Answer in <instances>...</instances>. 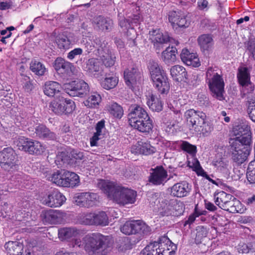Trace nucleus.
I'll use <instances>...</instances> for the list:
<instances>
[{"instance_id":"obj_42","label":"nucleus","mask_w":255,"mask_h":255,"mask_svg":"<svg viewBox=\"0 0 255 255\" xmlns=\"http://www.w3.org/2000/svg\"><path fill=\"white\" fill-rule=\"evenodd\" d=\"M169 205L171 206L172 216H180L184 212V206L182 202L175 199L170 200Z\"/></svg>"},{"instance_id":"obj_3","label":"nucleus","mask_w":255,"mask_h":255,"mask_svg":"<svg viewBox=\"0 0 255 255\" xmlns=\"http://www.w3.org/2000/svg\"><path fill=\"white\" fill-rule=\"evenodd\" d=\"M187 124L198 133L208 135L213 130V127L205 121L206 116L201 111L190 109L185 113Z\"/></svg>"},{"instance_id":"obj_40","label":"nucleus","mask_w":255,"mask_h":255,"mask_svg":"<svg viewBox=\"0 0 255 255\" xmlns=\"http://www.w3.org/2000/svg\"><path fill=\"white\" fill-rule=\"evenodd\" d=\"M64 187H73L76 186L79 181V178L77 174L74 172L69 171H64Z\"/></svg>"},{"instance_id":"obj_2","label":"nucleus","mask_w":255,"mask_h":255,"mask_svg":"<svg viewBox=\"0 0 255 255\" xmlns=\"http://www.w3.org/2000/svg\"><path fill=\"white\" fill-rule=\"evenodd\" d=\"M84 242L85 251L89 255H107L112 246L110 237L98 233L85 236Z\"/></svg>"},{"instance_id":"obj_13","label":"nucleus","mask_w":255,"mask_h":255,"mask_svg":"<svg viewBox=\"0 0 255 255\" xmlns=\"http://www.w3.org/2000/svg\"><path fill=\"white\" fill-rule=\"evenodd\" d=\"M42 203L50 207L61 206L66 201L65 196L57 190H54L42 198Z\"/></svg>"},{"instance_id":"obj_4","label":"nucleus","mask_w":255,"mask_h":255,"mask_svg":"<svg viewBox=\"0 0 255 255\" xmlns=\"http://www.w3.org/2000/svg\"><path fill=\"white\" fill-rule=\"evenodd\" d=\"M217 67H211L206 72V78L210 90L219 100H224V82L222 76L217 72Z\"/></svg>"},{"instance_id":"obj_18","label":"nucleus","mask_w":255,"mask_h":255,"mask_svg":"<svg viewBox=\"0 0 255 255\" xmlns=\"http://www.w3.org/2000/svg\"><path fill=\"white\" fill-rule=\"evenodd\" d=\"M149 39L153 43L154 47L160 49L163 44L169 41V37L166 34H163L159 29H154L149 33Z\"/></svg>"},{"instance_id":"obj_31","label":"nucleus","mask_w":255,"mask_h":255,"mask_svg":"<svg viewBox=\"0 0 255 255\" xmlns=\"http://www.w3.org/2000/svg\"><path fill=\"white\" fill-rule=\"evenodd\" d=\"M133 128L143 133H149L153 128L152 121L149 116L144 120L138 122L132 126Z\"/></svg>"},{"instance_id":"obj_57","label":"nucleus","mask_w":255,"mask_h":255,"mask_svg":"<svg viewBox=\"0 0 255 255\" xmlns=\"http://www.w3.org/2000/svg\"><path fill=\"white\" fill-rule=\"evenodd\" d=\"M249 57L255 60V39L249 40L246 44Z\"/></svg>"},{"instance_id":"obj_7","label":"nucleus","mask_w":255,"mask_h":255,"mask_svg":"<svg viewBox=\"0 0 255 255\" xmlns=\"http://www.w3.org/2000/svg\"><path fill=\"white\" fill-rule=\"evenodd\" d=\"M237 77L240 84L242 87V91L243 94L247 96V104H249V97L253 96L255 99V94L254 93V85L250 81V76L248 68H239Z\"/></svg>"},{"instance_id":"obj_54","label":"nucleus","mask_w":255,"mask_h":255,"mask_svg":"<svg viewBox=\"0 0 255 255\" xmlns=\"http://www.w3.org/2000/svg\"><path fill=\"white\" fill-rule=\"evenodd\" d=\"M247 178L251 183H255V161H251L247 171Z\"/></svg>"},{"instance_id":"obj_17","label":"nucleus","mask_w":255,"mask_h":255,"mask_svg":"<svg viewBox=\"0 0 255 255\" xmlns=\"http://www.w3.org/2000/svg\"><path fill=\"white\" fill-rule=\"evenodd\" d=\"M98 198V196L96 193L83 192L78 195L76 202L79 206L89 208L96 204Z\"/></svg>"},{"instance_id":"obj_32","label":"nucleus","mask_w":255,"mask_h":255,"mask_svg":"<svg viewBox=\"0 0 255 255\" xmlns=\"http://www.w3.org/2000/svg\"><path fill=\"white\" fill-rule=\"evenodd\" d=\"M79 233V230L75 228H62L58 230V237L61 241H65L76 237Z\"/></svg>"},{"instance_id":"obj_36","label":"nucleus","mask_w":255,"mask_h":255,"mask_svg":"<svg viewBox=\"0 0 255 255\" xmlns=\"http://www.w3.org/2000/svg\"><path fill=\"white\" fill-rule=\"evenodd\" d=\"M4 248L9 255H21L23 246L20 242L10 241L5 244Z\"/></svg>"},{"instance_id":"obj_8","label":"nucleus","mask_w":255,"mask_h":255,"mask_svg":"<svg viewBox=\"0 0 255 255\" xmlns=\"http://www.w3.org/2000/svg\"><path fill=\"white\" fill-rule=\"evenodd\" d=\"M17 146L19 150L29 154H40L44 151V146L38 141L21 137L19 138Z\"/></svg>"},{"instance_id":"obj_21","label":"nucleus","mask_w":255,"mask_h":255,"mask_svg":"<svg viewBox=\"0 0 255 255\" xmlns=\"http://www.w3.org/2000/svg\"><path fill=\"white\" fill-rule=\"evenodd\" d=\"M155 151L156 148L148 142H138L131 148V152L135 154H141L147 155L154 153Z\"/></svg>"},{"instance_id":"obj_28","label":"nucleus","mask_w":255,"mask_h":255,"mask_svg":"<svg viewBox=\"0 0 255 255\" xmlns=\"http://www.w3.org/2000/svg\"><path fill=\"white\" fill-rule=\"evenodd\" d=\"M34 133L36 136L41 139H45L48 140L56 139V134L50 131L45 125H39L35 128Z\"/></svg>"},{"instance_id":"obj_24","label":"nucleus","mask_w":255,"mask_h":255,"mask_svg":"<svg viewBox=\"0 0 255 255\" xmlns=\"http://www.w3.org/2000/svg\"><path fill=\"white\" fill-rule=\"evenodd\" d=\"M51 39L55 41L60 49H68L71 44V40L64 33H59L56 30L51 33Z\"/></svg>"},{"instance_id":"obj_19","label":"nucleus","mask_w":255,"mask_h":255,"mask_svg":"<svg viewBox=\"0 0 255 255\" xmlns=\"http://www.w3.org/2000/svg\"><path fill=\"white\" fill-rule=\"evenodd\" d=\"M191 186L185 181L174 184L171 188V194L174 197L182 198L186 197L190 192Z\"/></svg>"},{"instance_id":"obj_46","label":"nucleus","mask_w":255,"mask_h":255,"mask_svg":"<svg viewBox=\"0 0 255 255\" xmlns=\"http://www.w3.org/2000/svg\"><path fill=\"white\" fill-rule=\"evenodd\" d=\"M30 69L35 74L38 76L43 75L46 71L45 66L37 60H32L30 64Z\"/></svg>"},{"instance_id":"obj_45","label":"nucleus","mask_w":255,"mask_h":255,"mask_svg":"<svg viewBox=\"0 0 255 255\" xmlns=\"http://www.w3.org/2000/svg\"><path fill=\"white\" fill-rule=\"evenodd\" d=\"M137 221H128L121 227V231L126 235L135 234H137Z\"/></svg>"},{"instance_id":"obj_5","label":"nucleus","mask_w":255,"mask_h":255,"mask_svg":"<svg viewBox=\"0 0 255 255\" xmlns=\"http://www.w3.org/2000/svg\"><path fill=\"white\" fill-rule=\"evenodd\" d=\"M0 165L3 169L7 171L17 169L19 166L18 157L12 148H5L0 152Z\"/></svg>"},{"instance_id":"obj_20","label":"nucleus","mask_w":255,"mask_h":255,"mask_svg":"<svg viewBox=\"0 0 255 255\" xmlns=\"http://www.w3.org/2000/svg\"><path fill=\"white\" fill-rule=\"evenodd\" d=\"M180 58L182 62L187 66L198 67L201 65L197 54L190 52L187 49L182 50L180 54Z\"/></svg>"},{"instance_id":"obj_1","label":"nucleus","mask_w":255,"mask_h":255,"mask_svg":"<svg viewBox=\"0 0 255 255\" xmlns=\"http://www.w3.org/2000/svg\"><path fill=\"white\" fill-rule=\"evenodd\" d=\"M98 187L109 199L120 205L133 204L135 201L136 192L132 190L103 180L98 183Z\"/></svg>"},{"instance_id":"obj_14","label":"nucleus","mask_w":255,"mask_h":255,"mask_svg":"<svg viewBox=\"0 0 255 255\" xmlns=\"http://www.w3.org/2000/svg\"><path fill=\"white\" fill-rule=\"evenodd\" d=\"M65 213L56 210L49 209L42 211L41 217L43 222L49 224H61L65 218Z\"/></svg>"},{"instance_id":"obj_58","label":"nucleus","mask_w":255,"mask_h":255,"mask_svg":"<svg viewBox=\"0 0 255 255\" xmlns=\"http://www.w3.org/2000/svg\"><path fill=\"white\" fill-rule=\"evenodd\" d=\"M181 147L182 150L192 155L195 154L196 152V146L186 141H183L181 145Z\"/></svg>"},{"instance_id":"obj_55","label":"nucleus","mask_w":255,"mask_h":255,"mask_svg":"<svg viewBox=\"0 0 255 255\" xmlns=\"http://www.w3.org/2000/svg\"><path fill=\"white\" fill-rule=\"evenodd\" d=\"M21 82L23 88L26 92H30L33 88L32 80L28 76L24 75H21Z\"/></svg>"},{"instance_id":"obj_6","label":"nucleus","mask_w":255,"mask_h":255,"mask_svg":"<svg viewBox=\"0 0 255 255\" xmlns=\"http://www.w3.org/2000/svg\"><path fill=\"white\" fill-rule=\"evenodd\" d=\"M230 143L232 159L238 164L243 163L250 154L251 144H244L239 140H232Z\"/></svg>"},{"instance_id":"obj_11","label":"nucleus","mask_w":255,"mask_h":255,"mask_svg":"<svg viewBox=\"0 0 255 255\" xmlns=\"http://www.w3.org/2000/svg\"><path fill=\"white\" fill-rule=\"evenodd\" d=\"M233 134L235 137L232 139V140H239L240 143L244 144H251L252 143L251 133L250 131L249 127L246 125H239L235 126L233 128Z\"/></svg>"},{"instance_id":"obj_9","label":"nucleus","mask_w":255,"mask_h":255,"mask_svg":"<svg viewBox=\"0 0 255 255\" xmlns=\"http://www.w3.org/2000/svg\"><path fill=\"white\" fill-rule=\"evenodd\" d=\"M64 86L67 94L73 97H83L89 91V85L83 80L72 81Z\"/></svg>"},{"instance_id":"obj_25","label":"nucleus","mask_w":255,"mask_h":255,"mask_svg":"<svg viewBox=\"0 0 255 255\" xmlns=\"http://www.w3.org/2000/svg\"><path fill=\"white\" fill-rule=\"evenodd\" d=\"M170 74L173 79L176 81H183L187 83L190 82L185 68L182 66L177 65L172 66L170 68Z\"/></svg>"},{"instance_id":"obj_52","label":"nucleus","mask_w":255,"mask_h":255,"mask_svg":"<svg viewBox=\"0 0 255 255\" xmlns=\"http://www.w3.org/2000/svg\"><path fill=\"white\" fill-rule=\"evenodd\" d=\"M108 110L111 115L116 118H121L123 115L122 107L116 103H113L109 105Z\"/></svg>"},{"instance_id":"obj_27","label":"nucleus","mask_w":255,"mask_h":255,"mask_svg":"<svg viewBox=\"0 0 255 255\" xmlns=\"http://www.w3.org/2000/svg\"><path fill=\"white\" fill-rule=\"evenodd\" d=\"M140 73L136 68L127 69L124 72V78L126 84L130 88L133 87L136 81L140 78Z\"/></svg>"},{"instance_id":"obj_34","label":"nucleus","mask_w":255,"mask_h":255,"mask_svg":"<svg viewBox=\"0 0 255 255\" xmlns=\"http://www.w3.org/2000/svg\"><path fill=\"white\" fill-rule=\"evenodd\" d=\"M177 49L174 47H168L162 52L161 59L167 65L172 64L176 59Z\"/></svg>"},{"instance_id":"obj_51","label":"nucleus","mask_w":255,"mask_h":255,"mask_svg":"<svg viewBox=\"0 0 255 255\" xmlns=\"http://www.w3.org/2000/svg\"><path fill=\"white\" fill-rule=\"evenodd\" d=\"M118 78L116 76L107 77L101 83L103 88L106 90H110L115 88L118 83Z\"/></svg>"},{"instance_id":"obj_16","label":"nucleus","mask_w":255,"mask_h":255,"mask_svg":"<svg viewBox=\"0 0 255 255\" xmlns=\"http://www.w3.org/2000/svg\"><path fill=\"white\" fill-rule=\"evenodd\" d=\"M149 181L155 185H163L167 181V173L162 166L152 169Z\"/></svg>"},{"instance_id":"obj_59","label":"nucleus","mask_w":255,"mask_h":255,"mask_svg":"<svg viewBox=\"0 0 255 255\" xmlns=\"http://www.w3.org/2000/svg\"><path fill=\"white\" fill-rule=\"evenodd\" d=\"M65 101L66 102L64 104L67 106V107H66L65 109L64 108L65 110L64 114H67L71 113L75 109L76 106L75 103L73 101L67 99H65Z\"/></svg>"},{"instance_id":"obj_61","label":"nucleus","mask_w":255,"mask_h":255,"mask_svg":"<svg viewBox=\"0 0 255 255\" xmlns=\"http://www.w3.org/2000/svg\"><path fill=\"white\" fill-rule=\"evenodd\" d=\"M70 155L71 158L75 160H82L84 158V153L78 150L72 149L70 152Z\"/></svg>"},{"instance_id":"obj_33","label":"nucleus","mask_w":255,"mask_h":255,"mask_svg":"<svg viewBox=\"0 0 255 255\" xmlns=\"http://www.w3.org/2000/svg\"><path fill=\"white\" fill-rule=\"evenodd\" d=\"M65 102V98L59 96L51 102L49 109L57 115H62L65 112L63 107Z\"/></svg>"},{"instance_id":"obj_23","label":"nucleus","mask_w":255,"mask_h":255,"mask_svg":"<svg viewBox=\"0 0 255 255\" xmlns=\"http://www.w3.org/2000/svg\"><path fill=\"white\" fill-rule=\"evenodd\" d=\"M94 24L95 28L97 30L109 32L112 30L114 23L111 18L100 15L95 18Z\"/></svg>"},{"instance_id":"obj_62","label":"nucleus","mask_w":255,"mask_h":255,"mask_svg":"<svg viewBox=\"0 0 255 255\" xmlns=\"http://www.w3.org/2000/svg\"><path fill=\"white\" fill-rule=\"evenodd\" d=\"M83 52V50L80 48H76L71 51L68 53L67 55V58L69 59L72 60L76 56L80 55L82 54Z\"/></svg>"},{"instance_id":"obj_47","label":"nucleus","mask_w":255,"mask_h":255,"mask_svg":"<svg viewBox=\"0 0 255 255\" xmlns=\"http://www.w3.org/2000/svg\"><path fill=\"white\" fill-rule=\"evenodd\" d=\"M215 203L221 209L229 200L232 198V195L224 191L218 193L215 196Z\"/></svg>"},{"instance_id":"obj_64","label":"nucleus","mask_w":255,"mask_h":255,"mask_svg":"<svg viewBox=\"0 0 255 255\" xmlns=\"http://www.w3.org/2000/svg\"><path fill=\"white\" fill-rule=\"evenodd\" d=\"M238 250L240 253L245 254L249 253L250 248L247 244L245 243H240L238 245Z\"/></svg>"},{"instance_id":"obj_12","label":"nucleus","mask_w":255,"mask_h":255,"mask_svg":"<svg viewBox=\"0 0 255 255\" xmlns=\"http://www.w3.org/2000/svg\"><path fill=\"white\" fill-rule=\"evenodd\" d=\"M83 223L88 225H101L105 226L109 224L107 215L105 212L90 213L85 215L83 218Z\"/></svg>"},{"instance_id":"obj_63","label":"nucleus","mask_w":255,"mask_h":255,"mask_svg":"<svg viewBox=\"0 0 255 255\" xmlns=\"http://www.w3.org/2000/svg\"><path fill=\"white\" fill-rule=\"evenodd\" d=\"M131 248V245L129 243L128 239H125L121 242L119 245L118 249L119 250L122 252H125V251Z\"/></svg>"},{"instance_id":"obj_39","label":"nucleus","mask_w":255,"mask_h":255,"mask_svg":"<svg viewBox=\"0 0 255 255\" xmlns=\"http://www.w3.org/2000/svg\"><path fill=\"white\" fill-rule=\"evenodd\" d=\"M61 86L59 84L56 82L49 81L46 82L44 88V94L49 96L53 97L56 94L60 92Z\"/></svg>"},{"instance_id":"obj_37","label":"nucleus","mask_w":255,"mask_h":255,"mask_svg":"<svg viewBox=\"0 0 255 255\" xmlns=\"http://www.w3.org/2000/svg\"><path fill=\"white\" fill-rule=\"evenodd\" d=\"M147 105L153 111L159 112L162 110L163 104L158 98L152 94L147 96Z\"/></svg>"},{"instance_id":"obj_56","label":"nucleus","mask_w":255,"mask_h":255,"mask_svg":"<svg viewBox=\"0 0 255 255\" xmlns=\"http://www.w3.org/2000/svg\"><path fill=\"white\" fill-rule=\"evenodd\" d=\"M137 225L138 227L136 228L137 233L147 235L151 232L150 227L142 221H137Z\"/></svg>"},{"instance_id":"obj_22","label":"nucleus","mask_w":255,"mask_h":255,"mask_svg":"<svg viewBox=\"0 0 255 255\" xmlns=\"http://www.w3.org/2000/svg\"><path fill=\"white\" fill-rule=\"evenodd\" d=\"M169 21L173 27H187L189 23L186 19L185 15L179 11H173L169 12L168 16Z\"/></svg>"},{"instance_id":"obj_49","label":"nucleus","mask_w":255,"mask_h":255,"mask_svg":"<svg viewBox=\"0 0 255 255\" xmlns=\"http://www.w3.org/2000/svg\"><path fill=\"white\" fill-rule=\"evenodd\" d=\"M86 70L91 74H94L100 70V63L96 58L89 59L86 63Z\"/></svg>"},{"instance_id":"obj_50","label":"nucleus","mask_w":255,"mask_h":255,"mask_svg":"<svg viewBox=\"0 0 255 255\" xmlns=\"http://www.w3.org/2000/svg\"><path fill=\"white\" fill-rule=\"evenodd\" d=\"M104 127L105 122L104 121H101L97 123L96 127V132L90 140V144L92 146L96 145L97 141L101 138L102 129L104 128Z\"/></svg>"},{"instance_id":"obj_44","label":"nucleus","mask_w":255,"mask_h":255,"mask_svg":"<svg viewBox=\"0 0 255 255\" xmlns=\"http://www.w3.org/2000/svg\"><path fill=\"white\" fill-rule=\"evenodd\" d=\"M199 44L203 51L209 50L213 45V39L208 34H203L198 39Z\"/></svg>"},{"instance_id":"obj_38","label":"nucleus","mask_w":255,"mask_h":255,"mask_svg":"<svg viewBox=\"0 0 255 255\" xmlns=\"http://www.w3.org/2000/svg\"><path fill=\"white\" fill-rule=\"evenodd\" d=\"M153 83L154 86L160 94H167L169 92L170 86L166 76L154 81Z\"/></svg>"},{"instance_id":"obj_35","label":"nucleus","mask_w":255,"mask_h":255,"mask_svg":"<svg viewBox=\"0 0 255 255\" xmlns=\"http://www.w3.org/2000/svg\"><path fill=\"white\" fill-rule=\"evenodd\" d=\"M149 70L152 82L166 76L159 64L154 61L149 62Z\"/></svg>"},{"instance_id":"obj_60","label":"nucleus","mask_w":255,"mask_h":255,"mask_svg":"<svg viewBox=\"0 0 255 255\" xmlns=\"http://www.w3.org/2000/svg\"><path fill=\"white\" fill-rule=\"evenodd\" d=\"M57 157L58 159L61 160L64 163H69L71 160V156L70 155V153L68 154V152L67 151H62L58 152Z\"/></svg>"},{"instance_id":"obj_48","label":"nucleus","mask_w":255,"mask_h":255,"mask_svg":"<svg viewBox=\"0 0 255 255\" xmlns=\"http://www.w3.org/2000/svg\"><path fill=\"white\" fill-rule=\"evenodd\" d=\"M64 171L65 170L57 171L49 177V180L58 186H64Z\"/></svg>"},{"instance_id":"obj_29","label":"nucleus","mask_w":255,"mask_h":255,"mask_svg":"<svg viewBox=\"0 0 255 255\" xmlns=\"http://www.w3.org/2000/svg\"><path fill=\"white\" fill-rule=\"evenodd\" d=\"M100 58L106 67H111L115 64L116 56L114 51L107 47L102 49L100 52Z\"/></svg>"},{"instance_id":"obj_26","label":"nucleus","mask_w":255,"mask_h":255,"mask_svg":"<svg viewBox=\"0 0 255 255\" xmlns=\"http://www.w3.org/2000/svg\"><path fill=\"white\" fill-rule=\"evenodd\" d=\"M222 209L232 213H238L240 214L244 213L246 210L240 201L233 195L232 198L226 203Z\"/></svg>"},{"instance_id":"obj_30","label":"nucleus","mask_w":255,"mask_h":255,"mask_svg":"<svg viewBox=\"0 0 255 255\" xmlns=\"http://www.w3.org/2000/svg\"><path fill=\"white\" fill-rule=\"evenodd\" d=\"M168 239L166 237H162L159 239L158 242H155L147 245L143 250V255H160L161 250L159 248V244L162 242L166 241Z\"/></svg>"},{"instance_id":"obj_10","label":"nucleus","mask_w":255,"mask_h":255,"mask_svg":"<svg viewBox=\"0 0 255 255\" xmlns=\"http://www.w3.org/2000/svg\"><path fill=\"white\" fill-rule=\"evenodd\" d=\"M54 67L59 74H61L63 77L66 78L75 75L76 71V67L73 64L60 57L55 60Z\"/></svg>"},{"instance_id":"obj_15","label":"nucleus","mask_w":255,"mask_h":255,"mask_svg":"<svg viewBox=\"0 0 255 255\" xmlns=\"http://www.w3.org/2000/svg\"><path fill=\"white\" fill-rule=\"evenodd\" d=\"M147 116L148 115L147 112L142 107L137 105L131 107L130 112L128 114L129 124L132 127L134 124L144 120Z\"/></svg>"},{"instance_id":"obj_41","label":"nucleus","mask_w":255,"mask_h":255,"mask_svg":"<svg viewBox=\"0 0 255 255\" xmlns=\"http://www.w3.org/2000/svg\"><path fill=\"white\" fill-rule=\"evenodd\" d=\"M101 101V97L96 92L92 93L88 97L87 99L83 102L84 105L89 108H96L98 107Z\"/></svg>"},{"instance_id":"obj_53","label":"nucleus","mask_w":255,"mask_h":255,"mask_svg":"<svg viewBox=\"0 0 255 255\" xmlns=\"http://www.w3.org/2000/svg\"><path fill=\"white\" fill-rule=\"evenodd\" d=\"M159 215L161 217L172 216L171 206L169 201H162L158 208Z\"/></svg>"},{"instance_id":"obj_43","label":"nucleus","mask_w":255,"mask_h":255,"mask_svg":"<svg viewBox=\"0 0 255 255\" xmlns=\"http://www.w3.org/2000/svg\"><path fill=\"white\" fill-rule=\"evenodd\" d=\"M213 165L220 172L227 174L229 170V161L226 158H216L213 162Z\"/></svg>"}]
</instances>
